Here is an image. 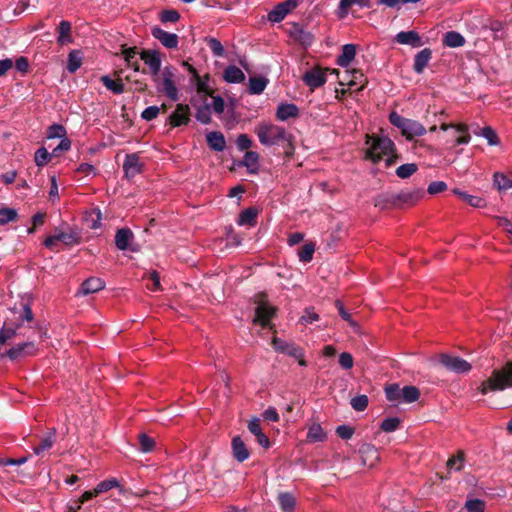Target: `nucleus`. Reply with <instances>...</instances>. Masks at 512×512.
Returning <instances> with one entry per match:
<instances>
[{"label":"nucleus","instance_id":"0eeeda50","mask_svg":"<svg viewBox=\"0 0 512 512\" xmlns=\"http://www.w3.org/2000/svg\"><path fill=\"white\" fill-rule=\"evenodd\" d=\"M273 346L276 351L287 354L298 360L300 366H306L307 362L304 359L303 349L292 343L285 342L277 337L272 340Z\"/></svg>","mask_w":512,"mask_h":512},{"label":"nucleus","instance_id":"e433bc0d","mask_svg":"<svg viewBox=\"0 0 512 512\" xmlns=\"http://www.w3.org/2000/svg\"><path fill=\"white\" fill-rule=\"evenodd\" d=\"M101 82L103 85L113 93L119 94L124 91V83L121 78H111L109 76H102Z\"/></svg>","mask_w":512,"mask_h":512},{"label":"nucleus","instance_id":"37998d69","mask_svg":"<svg viewBox=\"0 0 512 512\" xmlns=\"http://www.w3.org/2000/svg\"><path fill=\"white\" fill-rule=\"evenodd\" d=\"M353 5L370 8L372 6V0H340L339 10L341 11V16L346 15L348 9Z\"/></svg>","mask_w":512,"mask_h":512},{"label":"nucleus","instance_id":"7ed1b4c3","mask_svg":"<svg viewBox=\"0 0 512 512\" xmlns=\"http://www.w3.org/2000/svg\"><path fill=\"white\" fill-rule=\"evenodd\" d=\"M366 144L369 145L366 158L373 163H378L384 156H387L386 166L389 167L395 164L399 158L394 142L387 136L367 135Z\"/></svg>","mask_w":512,"mask_h":512},{"label":"nucleus","instance_id":"69168bd1","mask_svg":"<svg viewBox=\"0 0 512 512\" xmlns=\"http://www.w3.org/2000/svg\"><path fill=\"white\" fill-rule=\"evenodd\" d=\"M207 44L215 56L222 57L224 55V47L218 39L208 38Z\"/></svg>","mask_w":512,"mask_h":512},{"label":"nucleus","instance_id":"0e129e2a","mask_svg":"<svg viewBox=\"0 0 512 512\" xmlns=\"http://www.w3.org/2000/svg\"><path fill=\"white\" fill-rule=\"evenodd\" d=\"M352 408L356 411H364L368 406V397L366 395H358L351 399Z\"/></svg>","mask_w":512,"mask_h":512},{"label":"nucleus","instance_id":"6e6552de","mask_svg":"<svg viewBox=\"0 0 512 512\" xmlns=\"http://www.w3.org/2000/svg\"><path fill=\"white\" fill-rule=\"evenodd\" d=\"M439 362L448 371L455 373H467L472 368L471 364L466 360L448 354H441L439 356Z\"/></svg>","mask_w":512,"mask_h":512},{"label":"nucleus","instance_id":"ddd939ff","mask_svg":"<svg viewBox=\"0 0 512 512\" xmlns=\"http://www.w3.org/2000/svg\"><path fill=\"white\" fill-rule=\"evenodd\" d=\"M172 127L187 125L190 121V108L186 104H177L176 109L168 117Z\"/></svg>","mask_w":512,"mask_h":512},{"label":"nucleus","instance_id":"aec40b11","mask_svg":"<svg viewBox=\"0 0 512 512\" xmlns=\"http://www.w3.org/2000/svg\"><path fill=\"white\" fill-rule=\"evenodd\" d=\"M396 195L398 206H402L404 204L414 205L423 197L424 192L421 189H416L413 191H401L396 193Z\"/></svg>","mask_w":512,"mask_h":512},{"label":"nucleus","instance_id":"c85d7f7f","mask_svg":"<svg viewBox=\"0 0 512 512\" xmlns=\"http://www.w3.org/2000/svg\"><path fill=\"white\" fill-rule=\"evenodd\" d=\"M426 133L425 127L418 121L410 119L409 123L406 126V129L403 132V136L411 141L416 136H422Z\"/></svg>","mask_w":512,"mask_h":512},{"label":"nucleus","instance_id":"423d86ee","mask_svg":"<svg viewBox=\"0 0 512 512\" xmlns=\"http://www.w3.org/2000/svg\"><path fill=\"white\" fill-rule=\"evenodd\" d=\"M160 72L157 76H153L157 91L165 94L170 100L177 101L179 99L176 87L177 69L169 65Z\"/></svg>","mask_w":512,"mask_h":512},{"label":"nucleus","instance_id":"f03ea898","mask_svg":"<svg viewBox=\"0 0 512 512\" xmlns=\"http://www.w3.org/2000/svg\"><path fill=\"white\" fill-rule=\"evenodd\" d=\"M255 133L257 134L261 144L265 146H281L286 158H290L294 155V137L292 134L288 133L285 128L262 122L255 128Z\"/></svg>","mask_w":512,"mask_h":512},{"label":"nucleus","instance_id":"4468645a","mask_svg":"<svg viewBox=\"0 0 512 512\" xmlns=\"http://www.w3.org/2000/svg\"><path fill=\"white\" fill-rule=\"evenodd\" d=\"M151 34L166 48L174 49L178 46L179 38L175 33H169L162 28L155 26L152 28Z\"/></svg>","mask_w":512,"mask_h":512},{"label":"nucleus","instance_id":"9b49d317","mask_svg":"<svg viewBox=\"0 0 512 512\" xmlns=\"http://www.w3.org/2000/svg\"><path fill=\"white\" fill-rule=\"evenodd\" d=\"M140 60L148 66L152 76H157L161 71L160 54L156 50H141L139 52Z\"/></svg>","mask_w":512,"mask_h":512},{"label":"nucleus","instance_id":"39448f33","mask_svg":"<svg viewBox=\"0 0 512 512\" xmlns=\"http://www.w3.org/2000/svg\"><path fill=\"white\" fill-rule=\"evenodd\" d=\"M253 303L256 305L253 323H258L262 328H271V320L276 316L278 309L268 302L267 293H256L253 296Z\"/></svg>","mask_w":512,"mask_h":512},{"label":"nucleus","instance_id":"603ef678","mask_svg":"<svg viewBox=\"0 0 512 512\" xmlns=\"http://www.w3.org/2000/svg\"><path fill=\"white\" fill-rule=\"evenodd\" d=\"M195 117L202 124H209L211 122L210 105L205 104V105L199 107L196 111Z\"/></svg>","mask_w":512,"mask_h":512},{"label":"nucleus","instance_id":"393cba45","mask_svg":"<svg viewBox=\"0 0 512 512\" xmlns=\"http://www.w3.org/2000/svg\"><path fill=\"white\" fill-rule=\"evenodd\" d=\"M375 207L380 208L381 210L388 209L390 207H399L397 203V195L396 193H382L378 195L374 199Z\"/></svg>","mask_w":512,"mask_h":512},{"label":"nucleus","instance_id":"4d7b16f0","mask_svg":"<svg viewBox=\"0 0 512 512\" xmlns=\"http://www.w3.org/2000/svg\"><path fill=\"white\" fill-rule=\"evenodd\" d=\"M400 420L397 417H389L382 421L380 428L382 431L390 433L398 429Z\"/></svg>","mask_w":512,"mask_h":512},{"label":"nucleus","instance_id":"412c9836","mask_svg":"<svg viewBox=\"0 0 512 512\" xmlns=\"http://www.w3.org/2000/svg\"><path fill=\"white\" fill-rule=\"evenodd\" d=\"M395 40L399 44L411 45L412 47H420L422 45L419 34L413 30L399 32Z\"/></svg>","mask_w":512,"mask_h":512},{"label":"nucleus","instance_id":"a19ab883","mask_svg":"<svg viewBox=\"0 0 512 512\" xmlns=\"http://www.w3.org/2000/svg\"><path fill=\"white\" fill-rule=\"evenodd\" d=\"M56 437L55 429L50 430L47 435L41 440L40 444L33 448L34 453L39 455L42 452L52 448Z\"/></svg>","mask_w":512,"mask_h":512},{"label":"nucleus","instance_id":"ea45409f","mask_svg":"<svg viewBox=\"0 0 512 512\" xmlns=\"http://www.w3.org/2000/svg\"><path fill=\"white\" fill-rule=\"evenodd\" d=\"M54 234H55L58 242H61L67 246H71V245L78 243V239H79L78 235L72 230H69V231L56 230L54 232Z\"/></svg>","mask_w":512,"mask_h":512},{"label":"nucleus","instance_id":"f8f14e48","mask_svg":"<svg viewBox=\"0 0 512 512\" xmlns=\"http://www.w3.org/2000/svg\"><path fill=\"white\" fill-rule=\"evenodd\" d=\"M302 80L311 90H314L326 83L325 71L320 67H314L304 73Z\"/></svg>","mask_w":512,"mask_h":512},{"label":"nucleus","instance_id":"79ce46f5","mask_svg":"<svg viewBox=\"0 0 512 512\" xmlns=\"http://www.w3.org/2000/svg\"><path fill=\"white\" fill-rule=\"evenodd\" d=\"M326 439V434L324 433L322 427L318 423L312 424L307 433V440L309 442H322Z\"/></svg>","mask_w":512,"mask_h":512},{"label":"nucleus","instance_id":"20e7f679","mask_svg":"<svg viewBox=\"0 0 512 512\" xmlns=\"http://www.w3.org/2000/svg\"><path fill=\"white\" fill-rule=\"evenodd\" d=\"M512 387V361L507 362L501 369L492 371L491 376L479 387L481 394L503 391Z\"/></svg>","mask_w":512,"mask_h":512},{"label":"nucleus","instance_id":"052dcab7","mask_svg":"<svg viewBox=\"0 0 512 512\" xmlns=\"http://www.w3.org/2000/svg\"><path fill=\"white\" fill-rule=\"evenodd\" d=\"M335 305H336V308L339 312V315L341 316V318L345 321H347L349 323V325L351 327H353L354 329H357L358 328V324L357 322H355L352 318H351V315L350 313L344 308L343 304L341 301L337 300L335 302Z\"/></svg>","mask_w":512,"mask_h":512},{"label":"nucleus","instance_id":"864d4df0","mask_svg":"<svg viewBox=\"0 0 512 512\" xmlns=\"http://www.w3.org/2000/svg\"><path fill=\"white\" fill-rule=\"evenodd\" d=\"M17 216V211L13 208H0V225L15 221Z\"/></svg>","mask_w":512,"mask_h":512},{"label":"nucleus","instance_id":"e2e57ef3","mask_svg":"<svg viewBox=\"0 0 512 512\" xmlns=\"http://www.w3.org/2000/svg\"><path fill=\"white\" fill-rule=\"evenodd\" d=\"M51 158V154L46 148H39L35 153V163L37 166L42 167L48 163Z\"/></svg>","mask_w":512,"mask_h":512},{"label":"nucleus","instance_id":"4c0bfd02","mask_svg":"<svg viewBox=\"0 0 512 512\" xmlns=\"http://www.w3.org/2000/svg\"><path fill=\"white\" fill-rule=\"evenodd\" d=\"M58 43L60 45H66L73 41L71 36V24L68 21H61L59 25Z\"/></svg>","mask_w":512,"mask_h":512},{"label":"nucleus","instance_id":"b1692460","mask_svg":"<svg viewBox=\"0 0 512 512\" xmlns=\"http://www.w3.org/2000/svg\"><path fill=\"white\" fill-rule=\"evenodd\" d=\"M432 57V51L429 48H424L423 50L419 51L415 57H414V64H413V70L421 74L426 66L428 65L430 59Z\"/></svg>","mask_w":512,"mask_h":512},{"label":"nucleus","instance_id":"a18cd8bd","mask_svg":"<svg viewBox=\"0 0 512 512\" xmlns=\"http://www.w3.org/2000/svg\"><path fill=\"white\" fill-rule=\"evenodd\" d=\"M82 64V53L79 50H73L69 53L67 69L70 73L76 72Z\"/></svg>","mask_w":512,"mask_h":512},{"label":"nucleus","instance_id":"2eb2a0df","mask_svg":"<svg viewBox=\"0 0 512 512\" xmlns=\"http://www.w3.org/2000/svg\"><path fill=\"white\" fill-rule=\"evenodd\" d=\"M290 35L295 41L304 47H310L315 41L314 35L310 31L305 30L299 24L293 25Z\"/></svg>","mask_w":512,"mask_h":512},{"label":"nucleus","instance_id":"f257e3e1","mask_svg":"<svg viewBox=\"0 0 512 512\" xmlns=\"http://www.w3.org/2000/svg\"><path fill=\"white\" fill-rule=\"evenodd\" d=\"M43 334L33 322V313L30 307L24 303L19 308L15 307L11 317L6 321L0 330V343L5 344L15 336L31 337L32 334Z\"/></svg>","mask_w":512,"mask_h":512},{"label":"nucleus","instance_id":"473e14b6","mask_svg":"<svg viewBox=\"0 0 512 512\" xmlns=\"http://www.w3.org/2000/svg\"><path fill=\"white\" fill-rule=\"evenodd\" d=\"M278 504L282 510V512H294L296 499L289 492L279 493L277 497Z\"/></svg>","mask_w":512,"mask_h":512},{"label":"nucleus","instance_id":"8fccbe9b","mask_svg":"<svg viewBox=\"0 0 512 512\" xmlns=\"http://www.w3.org/2000/svg\"><path fill=\"white\" fill-rule=\"evenodd\" d=\"M494 185L499 191H506L512 187V180L507 178L504 174H494Z\"/></svg>","mask_w":512,"mask_h":512},{"label":"nucleus","instance_id":"58836bf2","mask_svg":"<svg viewBox=\"0 0 512 512\" xmlns=\"http://www.w3.org/2000/svg\"><path fill=\"white\" fill-rule=\"evenodd\" d=\"M138 442L136 444V448L143 453H149L154 449L155 441L152 437L148 436L146 433H140L137 437Z\"/></svg>","mask_w":512,"mask_h":512},{"label":"nucleus","instance_id":"2f4dec72","mask_svg":"<svg viewBox=\"0 0 512 512\" xmlns=\"http://www.w3.org/2000/svg\"><path fill=\"white\" fill-rule=\"evenodd\" d=\"M345 73L347 75L350 74L349 80L347 82L339 81L340 85H348L352 87L356 86L357 84H361V86L358 89L362 90L364 88L365 83H367V80L360 70L353 69L351 71H346Z\"/></svg>","mask_w":512,"mask_h":512},{"label":"nucleus","instance_id":"09e8293b","mask_svg":"<svg viewBox=\"0 0 512 512\" xmlns=\"http://www.w3.org/2000/svg\"><path fill=\"white\" fill-rule=\"evenodd\" d=\"M315 251V246L313 243L304 244L298 252V256L300 261L302 262H310L313 258V254Z\"/></svg>","mask_w":512,"mask_h":512},{"label":"nucleus","instance_id":"9d476101","mask_svg":"<svg viewBox=\"0 0 512 512\" xmlns=\"http://www.w3.org/2000/svg\"><path fill=\"white\" fill-rule=\"evenodd\" d=\"M37 353V347L33 341L19 343L8 350L7 356L11 360H18Z\"/></svg>","mask_w":512,"mask_h":512},{"label":"nucleus","instance_id":"6e6d98bb","mask_svg":"<svg viewBox=\"0 0 512 512\" xmlns=\"http://www.w3.org/2000/svg\"><path fill=\"white\" fill-rule=\"evenodd\" d=\"M465 454L463 451H458L456 456H453L448 459L446 466L449 470L459 471L462 468V463L464 461Z\"/></svg>","mask_w":512,"mask_h":512},{"label":"nucleus","instance_id":"f3484780","mask_svg":"<svg viewBox=\"0 0 512 512\" xmlns=\"http://www.w3.org/2000/svg\"><path fill=\"white\" fill-rule=\"evenodd\" d=\"M104 287H105V283L102 279L96 278V277H91V278L86 279L82 283L79 291L77 292V295L86 296V295H89L92 293H96V292L102 290Z\"/></svg>","mask_w":512,"mask_h":512},{"label":"nucleus","instance_id":"cd10ccee","mask_svg":"<svg viewBox=\"0 0 512 512\" xmlns=\"http://www.w3.org/2000/svg\"><path fill=\"white\" fill-rule=\"evenodd\" d=\"M443 45L450 48L462 47L465 45V38L457 31H448L442 39Z\"/></svg>","mask_w":512,"mask_h":512},{"label":"nucleus","instance_id":"de8ad7c7","mask_svg":"<svg viewBox=\"0 0 512 512\" xmlns=\"http://www.w3.org/2000/svg\"><path fill=\"white\" fill-rule=\"evenodd\" d=\"M410 119L404 118L401 115H399L397 112L392 111L389 114V122L400 129L401 134H403L404 130L406 129L407 124L409 123Z\"/></svg>","mask_w":512,"mask_h":512},{"label":"nucleus","instance_id":"5fc2aeb1","mask_svg":"<svg viewBox=\"0 0 512 512\" xmlns=\"http://www.w3.org/2000/svg\"><path fill=\"white\" fill-rule=\"evenodd\" d=\"M144 162L141 160L138 153H130V176L141 173Z\"/></svg>","mask_w":512,"mask_h":512},{"label":"nucleus","instance_id":"13d9d810","mask_svg":"<svg viewBox=\"0 0 512 512\" xmlns=\"http://www.w3.org/2000/svg\"><path fill=\"white\" fill-rule=\"evenodd\" d=\"M115 244L120 250H125L128 247V229L122 228L117 231Z\"/></svg>","mask_w":512,"mask_h":512},{"label":"nucleus","instance_id":"a878e982","mask_svg":"<svg viewBox=\"0 0 512 512\" xmlns=\"http://www.w3.org/2000/svg\"><path fill=\"white\" fill-rule=\"evenodd\" d=\"M356 55V45L345 44L342 46V52L337 58V64L341 67H348Z\"/></svg>","mask_w":512,"mask_h":512},{"label":"nucleus","instance_id":"49530a36","mask_svg":"<svg viewBox=\"0 0 512 512\" xmlns=\"http://www.w3.org/2000/svg\"><path fill=\"white\" fill-rule=\"evenodd\" d=\"M417 169L418 166L415 163L403 164L396 169V175L401 179H406L412 176Z\"/></svg>","mask_w":512,"mask_h":512},{"label":"nucleus","instance_id":"bb28decb","mask_svg":"<svg viewBox=\"0 0 512 512\" xmlns=\"http://www.w3.org/2000/svg\"><path fill=\"white\" fill-rule=\"evenodd\" d=\"M208 146L217 152L223 151L226 146L224 135L221 132L213 131L206 136Z\"/></svg>","mask_w":512,"mask_h":512},{"label":"nucleus","instance_id":"774afa93","mask_svg":"<svg viewBox=\"0 0 512 512\" xmlns=\"http://www.w3.org/2000/svg\"><path fill=\"white\" fill-rule=\"evenodd\" d=\"M180 19V14L174 9L163 10L160 15V20L163 23L166 22H177Z\"/></svg>","mask_w":512,"mask_h":512},{"label":"nucleus","instance_id":"bf43d9fd","mask_svg":"<svg viewBox=\"0 0 512 512\" xmlns=\"http://www.w3.org/2000/svg\"><path fill=\"white\" fill-rule=\"evenodd\" d=\"M481 136H483L491 146H496L499 144V138L494 129H492L490 126H486L481 129Z\"/></svg>","mask_w":512,"mask_h":512},{"label":"nucleus","instance_id":"5701e85b","mask_svg":"<svg viewBox=\"0 0 512 512\" xmlns=\"http://www.w3.org/2000/svg\"><path fill=\"white\" fill-rule=\"evenodd\" d=\"M299 116V108L295 104L282 103L277 107L276 117L280 121H286L290 118Z\"/></svg>","mask_w":512,"mask_h":512},{"label":"nucleus","instance_id":"a211bd4d","mask_svg":"<svg viewBox=\"0 0 512 512\" xmlns=\"http://www.w3.org/2000/svg\"><path fill=\"white\" fill-rule=\"evenodd\" d=\"M248 430L253 435H255L256 440L259 445H261L262 447H264L266 449L270 447V445H271L270 440H269L268 436L262 432L260 420L258 418H253L251 421H249Z\"/></svg>","mask_w":512,"mask_h":512},{"label":"nucleus","instance_id":"7c9ffc66","mask_svg":"<svg viewBox=\"0 0 512 512\" xmlns=\"http://www.w3.org/2000/svg\"><path fill=\"white\" fill-rule=\"evenodd\" d=\"M224 80L228 83H241L245 80V75L240 68L230 65L224 70Z\"/></svg>","mask_w":512,"mask_h":512},{"label":"nucleus","instance_id":"6ab92c4d","mask_svg":"<svg viewBox=\"0 0 512 512\" xmlns=\"http://www.w3.org/2000/svg\"><path fill=\"white\" fill-rule=\"evenodd\" d=\"M231 446L233 456L238 462H244L249 458V450L240 436H235L232 439Z\"/></svg>","mask_w":512,"mask_h":512},{"label":"nucleus","instance_id":"c03bdc74","mask_svg":"<svg viewBox=\"0 0 512 512\" xmlns=\"http://www.w3.org/2000/svg\"><path fill=\"white\" fill-rule=\"evenodd\" d=\"M84 219L89 228L98 229L101 226V211L98 208H94L90 212L86 213Z\"/></svg>","mask_w":512,"mask_h":512},{"label":"nucleus","instance_id":"4be33fe9","mask_svg":"<svg viewBox=\"0 0 512 512\" xmlns=\"http://www.w3.org/2000/svg\"><path fill=\"white\" fill-rule=\"evenodd\" d=\"M449 128H455L458 133L461 135L456 139V145L468 144L470 142L471 136L468 133L469 127L466 124H446L443 123L440 126V129L443 131L448 130Z\"/></svg>","mask_w":512,"mask_h":512},{"label":"nucleus","instance_id":"72a5a7b5","mask_svg":"<svg viewBox=\"0 0 512 512\" xmlns=\"http://www.w3.org/2000/svg\"><path fill=\"white\" fill-rule=\"evenodd\" d=\"M257 215L258 210L255 207H249L240 213L237 223L239 225L255 226Z\"/></svg>","mask_w":512,"mask_h":512},{"label":"nucleus","instance_id":"1a4fd4ad","mask_svg":"<svg viewBox=\"0 0 512 512\" xmlns=\"http://www.w3.org/2000/svg\"><path fill=\"white\" fill-rule=\"evenodd\" d=\"M303 0H286L278 3L273 10L268 13V20L274 23L281 22L288 13L293 11Z\"/></svg>","mask_w":512,"mask_h":512},{"label":"nucleus","instance_id":"f704fd0d","mask_svg":"<svg viewBox=\"0 0 512 512\" xmlns=\"http://www.w3.org/2000/svg\"><path fill=\"white\" fill-rule=\"evenodd\" d=\"M267 84L268 79L263 76L250 77L248 92L252 95L261 94L265 90Z\"/></svg>","mask_w":512,"mask_h":512},{"label":"nucleus","instance_id":"c9c22d12","mask_svg":"<svg viewBox=\"0 0 512 512\" xmlns=\"http://www.w3.org/2000/svg\"><path fill=\"white\" fill-rule=\"evenodd\" d=\"M420 397V390L416 386L407 385L401 388V401L405 403L416 402Z\"/></svg>","mask_w":512,"mask_h":512},{"label":"nucleus","instance_id":"338daca9","mask_svg":"<svg viewBox=\"0 0 512 512\" xmlns=\"http://www.w3.org/2000/svg\"><path fill=\"white\" fill-rule=\"evenodd\" d=\"M465 507L468 512H484L485 502L480 499H470L466 502Z\"/></svg>","mask_w":512,"mask_h":512},{"label":"nucleus","instance_id":"3c124183","mask_svg":"<svg viewBox=\"0 0 512 512\" xmlns=\"http://www.w3.org/2000/svg\"><path fill=\"white\" fill-rule=\"evenodd\" d=\"M385 395L388 401H401V388L398 384H391L385 387Z\"/></svg>","mask_w":512,"mask_h":512},{"label":"nucleus","instance_id":"dca6fc26","mask_svg":"<svg viewBox=\"0 0 512 512\" xmlns=\"http://www.w3.org/2000/svg\"><path fill=\"white\" fill-rule=\"evenodd\" d=\"M135 277L141 281H146V288L150 291H160V277L157 271L143 270L141 273H135Z\"/></svg>","mask_w":512,"mask_h":512},{"label":"nucleus","instance_id":"680f3d73","mask_svg":"<svg viewBox=\"0 0 512 512\" xmlns=\"http://www.w3.org/2000/svg\"><path fill=\"white\" fill-rule=\"evenodd\" d=\"M209 80V75L205 76V79H202L200 76L198 79H195L196 88L198 93H203L205 95H208L210 97H213V90H211L208 85L207 81Z\"/></svg>","mask_w":512,"mask_h":512},{"label":"nucleus","instance_id":"c756f323","mask_svg":"<svg viewBox=\"0 0 512 512\" xmlns=\"http://www.w3.org/2000/svg\"><path fill=\"white\" fill-rule=\"evenodd\" d=\"M453 194L458 196L461 200L468 203L470 206L475 208H482L486 206V202L481 197L475 196V195H469L464 191H461L458 188H455L452 190Z\"/></svg>","mask_w":512,"mask_h":512}]
</instances>
